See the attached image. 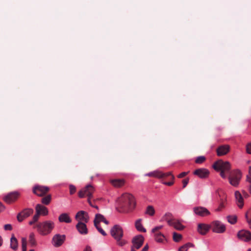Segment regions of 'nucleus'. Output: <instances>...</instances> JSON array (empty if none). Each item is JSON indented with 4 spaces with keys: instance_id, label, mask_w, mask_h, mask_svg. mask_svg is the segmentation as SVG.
<instances>
[{
    "instance_id": "1",
    "label": "nucleus",
    "mask_w": 251,
    "mask_h": 251,
    "mask_svg": "<svg viewBox=\"0 0 251 251\" xmlns=\"http://www.w3.org/2000/svg\"><path fill=\"white\" fill-rule=\"evenodd\" d=\"M120 207L123 212H127L132 210L135 206L134 197L128 193L123 194L119 199Z\"/></svg>"
},
{
    "instance_id": "2",
    "label": "nucleus",
    "mask_w": 251,
    "mask_h": 251,
    "mask_svg": "<svg viewBox=\"0 0 251 251\" xmlns=\"http://www.w3.org/2000/svg\"><path fill=\"white\" fill-rule=\"evenodd\" d=\"M32 225L34 228H36L41 234L44 235L50 233L54 226V223L51 221H46L38 223H35Z\"/></svg>"
},
{
    "instance_id": "3",
    "label": "nucleus",
    "mask_w": 251,
    "mask_h": 251,
    "mask_svg": "<svg viewBox=\"0 0 251 251\" xmlns=\"http://www.w3.org/2000/svg\"><path fill=\"white\" fill-rule=\"evenodd\" d=\"M110 233L112 237L116 241L118 246L122 247L126 244V241L122 239L124 236V231L120 225L114 226L111 229Z\"/></svg>"
},
{
    "instance_id": "4",
    "label": "nucleus",
    "mask_w": 251,
    "mask_h": 251,
    "mask_svg": "<svg viewBox=\"0 0 251 251\" xmlns=\"http://www.w3.org/2000/svg\"><path fill=\"white\" fill-rule=\"evenodd\" d=\"M213 168L217 171L220 172V176L223 178H226V173H228L231 168L230 163L222 160H219L213 165Z\"/></svg>"
},
{
    "instance_id": "5",
    "label": "nucleus",
    "mask_w": 251,
    "mask_h": 251,
    "mask_svg": "<svg viewBox=\"0 0 251 251\" xmlns=\"http://www.w3.org/2000/svg\"><path fill=\"white\" fill-rule=\"evenodd\" d=\"M36 214L33 216L32 220L29 222V225H32L36 223L40 215L46 216L48 214V208L40 204H38L35 207Z\"/></svg>"
},
{
    "instance_id": "6",
    "label": "nucleus",
    "mask_w": 251,
    "mask_h": 251,
    "mask_svg": "<svg viewBox=\"0 0 251 251\" xmlns=\"http://www.w3.org/2000/svg\"><path fill=\"white\" fill-rule=\"evenodd\" d=\"M95 192V188L90 184L86 185L83 189L78 192V196L80 198L88 197V202L91 206H92L91 199L93 198V194Z\"/></svg>"
},
{
    "instance_id": "7",
    "label": "nucleus",
    "mask_w": 251,
    "mask_h": 251,
    "mask_svg": "<svg viewBox=\"0 0 251 251\" xmlns=\"http://www.w3.org/2000/svg\"><path fill=\"white\" fill-rule=\"evenodd\" d=\"M146 176H153V177L159 178H165V177H167L170 176H171L172 181H170V182L163 181V183L165 185H167L168 186H172L174 183L173 180L174 179L175 177L172 174V173L171 172H169L167 173H163L161 172L156 171L149 173L148 174H147Z\"/></svg>"
},
{
    "instance_id": "8",
    "label": "nucleus",
    "mask_w": 251,
    "mask_h": 251,
    "mask_svg": "<svg viewBox=\"0 0 251 251\" xmlns=\"http://www.w3.org/2000/svg\"><path fill=\"white\" fill-rule=\"evenodd\" d=\"M242 177L241 172L238 170H234L230 172L228 176L229 183L234 187H237Z\"/></svg>"
},
{
    "instance_id": "9",
    "label": "nucleus",
    "mask_w": 251,
    "mask_h": 251,
    "mask_svg": "<svg viewBox=\"0 0 251 251\" xmlns=\"http://www.w3.org/2000/svg\"><path fill=\"white\" fill-rule=\"evenodd\" d=\"M210 227L213 232L218 233L224 232L226 229L225 225L219 221L213 222L210 225Z\"/></svg>"
},
{
    "instance_id": "10",
    "label": "nucleus",
    "mask_w": 251,
    "mask_h": 251,
    "mask_svg": "<svg viewBox=\"0 0 251 251\" xmlns=\"http://www.w3.org/2000/svg\"><path fill=\"white\" fill-rule=\"evenodd\" d=\"M20 196V193L14 191L8 193L3 198V201L8 204H11L15 202Z\"/></svg>"
},
{
    "instance_id": "11",
    "label": "nucleus",
    "mask_w": 251,
    "mask_h": 251,
    "mask_svg": "<svg viewBox=\"0 0 251 251\" xmlns=\"http://www.w3.org/2000/svg\"><path fill=\"white\" fill-rule=\"evenodd\" d=\"M50 190L48 187L36 185L33 188V193L38 196L42 197L46 194Z\"/></svg>"
},
{
    "instance_id": "12",
    "label": "nucleus",
    "mask_w": 251,
    "mask_h": 251,
    "mask_svg": "<svg viewBox=\"0 0 251 251\" xmlns=\"http://www.w3.org/2000/svg\"><path fill=\"white\" fill-rule=\"evenodd\" d=\"M33 213V209L32 208H25L21 212L19 213L17 216V220L19 222H22L23 220L29 216H30Z\"/></svg>"
},
{
    "instance_id": "13",
    "label": "nucleus",
    "mask_w": 251,
    "mask_h": 251,
    "mask_svg": "<svg viewBox=\"0 0 251 251\" xmlns=\"http://www.w3.org/2000/svg\"><path fill=\"white\" fill-rule=\"evenodd\" d=\"M75 219L78 221V223L81 222L87 223L89 220L88 214L84 211H78L75 215Z\"/></svg>"
},
{
    "instance_id": "14",
    "label": "nucleus",
    "mask_w": 251,
    "mask_h": 251,
    "mask_svg": "<svg viewBox=\"0 0 251 251\" xmlns=\"http://www.w3.org/2000/svg\"><path fill=\"white\" fill-rule=\"evenodd\" d=\"M65 238L64 235L55 234L52 238V244L55 247H60L65 241Z\"/></svg>"
},
{
    "instance_id": "15",
    "label": "nucleus",
    "mask_w": 251,
    "mask_h": 251,
    "mask_svg": "<svg viewBox=\"0 0 251 251\" xmlns=\"http://www.w3.org/2000/svg\"><path fill=\"white\" fill-rule=\"evenodd\" d=\"M144 241V237L142 235H138L133 238L132 240V246L138 250L143 245Z\"/></svg>"
},
{
    "instance_id": "16",
    "label": "nucleus",
    "mask_w": 251,
    "mask_h": 251,
    "mask_svg": "<svg viewBox=\"0 0 251 251\" xmlns=\"http://www.w3.org/2000/svg\"><path fill=\"white\" fill-rule=\"evenodd\" d=\"M237 236L241 240L245 242L251 240V233L248 230H241L238 232Z\"/></svg>"
},
{
    "instance_id": "17",
    "label": "nucleus",
    "mask_w": 251,
    "mask_h": 251,
    "mask_svg": "<svg viewBox=\"0 0 251 251\" xmlns=\"http://www.w3.org/2000/svg\"><path fill=\"white\" fill-rule=\"evenodd\" d=\"M193 173L201 178H206L209 175V171L205 168H200L196 169Z\"/></svg>"
},
{
    "instance_id": "18",
    "label": "nucleus",
    "mask_w": 251,
    "mask_h": 251,
    "mask_svg": "<svg viewBox=\"0 0 251 251\" xmlns=\"http://www.w3.org/2000/svg\"><path fill=\"white\" fill-rule=\"evenodd\" d=\"M195 213L200 216H205L210 214L209 211L203 207H197L194 208Z\"/></svg>"
},
{
    "instance_id": "19",
    "label": "nucleus",
    "mask_w": 251,
    "mask_h": 251,
    "mask_svg": "<svg viewBox=\"0 0 251 251\" xmlns=\"http://www.w3.org/2000/svg\"><path fill=\"white\" fill-rule=\"evenodd\" d=\"M86 223L79 222L76 225V228L79 233L81 234H86L88 233V229Z\"/></svg>"
},
{
    "instance_id": "20",
    "label": "nucleus",
    "mask_w": 251,
    "mask_h": 251,
    "mask_svg": "<svg viewBox=\"0 0 251 251\" xmlns=\"http://www.w3.org/2000/svg\"><path fill=\"white\" fill-rule=\"evenodd\" d=\"M230 147L228 145H223L218 147L217 149V153L218 156H222L226 154L229 151Z\"/></svg>"
},
{
    "instance_id": "21",
    "label": "nucleus",
    "mask_w": 251,
    "mask_h": 251,
    "mask_svg": "<svg viewBox=\"0 0 251 251\" xmlns=\"http://www.w3.org/2000/svg\"><path fill=\"white\" fill-rule=\"evenodd\" d=\"M210 225L199 224L198 226V231L202 235L205 234L210 228Z\"/></svg>"
},
{
    "instance_id": "22",
    "label": "nucleus",
    "mask_w": 251,
    "mask_h": 251,
    "mask_svg": "<svg viewBox=\"0 0 251 251\" xmlns=\"http://www.w3.org/2000/svg\"><path fill=\"white\" fill-rule=\"evenodd\" d=\"M102 222L106 225H108L109 222L106 220L104 217L100 214H97L95 215V218L94 221V226H97V224L100 225V223Z\"/></svg>"
},
{
    "instance_id": "23",
    "label": "nucleus",
    "mask_w": 251,
    "mask_h": 251,
    "mask_svg": "<svg viewBox=\"0 0 251 251\" xmlns=\"http://www.w3.org/2000/svg\"><path fill=\"white\" fill-rule=\"evenodd\" d=\"M235 197L238 206L240 208H242L244 205V200L242 195L237 191L235 192Z\"/></svg>"
},
{
    "instance_id": "24",
    "label": "nucleus",
    "mask_w": 251,
    "mask_h": 251,
    "mask_svg": "<svg viewBox=\"0 0 251 251\" xmlns=\"http://www.w3.org/2000/svg\"><path fill=\"white\" fill-rule=\"evenodd\" d=\"M58 220L60 222L70 223L72 222V220L68 213H64L60 215L58 217Z\"/></svg>"
},
{
    "instance_id": "25",
    "label": "nucleus",
    "mask_w": 251,
    "mask_h": 251,
    "mask_svg": "<svg viewBox=\"0 0 251 251\" xmlns=\"http://www.w3.org/2000/svg\"><path fill=\"white\" fill-rule=\"evenodd\" d=\"M113 186L115 187H120L125 184V181L123 179H114L110 180Z\"/></svg>"
},
{
    "instance_id": "26",
    "label": "nucleus",
    "mask_w": 251,
    "mask_h": 251,
    "mask_svg": "<svg viewBox=\"0 0 251 251\" xmlns=\"http://www.w3.org/2000/svg\"><path fill=\"white\" fill-rule=\"evenodd\" d=\"M170 226H173L177 230H181L184 228V226L181 225L179 221L176 219H174Z\"/></svg>"
},
{
    "instance_id": "27",
    "label": "nucleus",
    "mask_w": 251,
    "mask_h": 251,
    "mask_svg": "<svg viewBox=\"0 0 251 251\" xmlns=\"http://www.w3.org/2000/svg\"><path fill=\"white\" fill-rule=\"evenodd\" d=\"M18 243L16 238L13 235L10 239V248L14 251L18 249Z\"/></svg>"
},
{
    "instance_id": "28",
    "label": "nucleus",
    "mask_w": 251,
    "mask_h": 251,
    "mask_svg": "<svg viewBox=\"0 0 251 251\" xmlns=\"http://www.w3.org/2000/svg\"><path fill=\"white\" fill-rule=\"evenodd\" d=\"M141 221L142 220L141 219H139L135 222V227L139 231L146 232V229L143 226V225L141 223Z\"/></svg>"
},
{
    "instance_id": "29",
    "label": "nucleus",
    "mask_w": 251,
    "mask_h": 251,
    "mask_svg": "<svg viewBox=\"0 0 251 251\" xmlns=\"http://www.w3.org/2000/svg\"><path fill=\"white\" fill-rule=\"evenodd\" d=\"M155 240L158 243H163L165 240V237L161 232H158L154 233Z\"/></svg>"
},
{
    "instance_id": "30",
    "label": "nucleus",
    "mask_w": 251,
    "mask_h": 251,
    "mask_svg": "<svg viewBox=\"0 0 251 251\" xmlns=\"http://www.w3.org/2000/svg\"><path fill=\"white\" fill-rule=\"evenodd\" d=\"M28 242L31 247H35L37 245V243L35 238V234L32 232L29 236Z\"/></svg>"
},
{
    "instance_id": "31",
    "label": "nucleus",
    "mask_w": 251,
    "mask_h": 251,
    "mask_svg": "<svg viewBox=\"0 0 251 251\" xmlns=\"http://www.w3.org/2000/svg\"><path fill=\"white\" fill-rule=\"evenodd\" d=\"M164 220L166 221L168 225L170 226L172 224V222L175 219L173 218L172 214L170 213H166L164 217Z\"/></svg>"
},
{
    "instance_id": "32",
    "label": "nucleus",
    "mask_w": 251,
    "mask_h": 251,
    "mask_svg": "<svg viewBox=\"0 0 251 251\" xmlns=\"http://www.w3.org/2000/svg\"><path fill=\"white\" fill-rule=\"evenodd\" d=\"M146 213L151 216H153L155 213V210L153 207L151 205H149L147 207Z\"/></svg>"
},
{
    "instance_id": "33",
    "label": "nucleus",
    "mask_w": 251,
    "mask_h": 251,
    "mask_svg": "<svg viewBox=\"0 0 251 251\" xmlns=\"http://www.w3.org/2000/svg\"><path fill=\"white\" fill-rule=\"evenodd\" d=\"M51 195H48L47 196L42 198V202L44 204L48 205L50 203V202L51 201Z\"/></svg>"
},
{
    "instance_id": "34",
    "label": "nucleus",
    "mask_w": 251,
    "mask_h": 251,
    "mask_svg": "<svg viewBox=\"0 0 251 251\" xmlns=\"http://www.w3.org/2000/svg\"><path fill=\"white\" fill-rule=\"evenodd\" d=\"M245 218L250 228L251 229V209L246 213Z\"/></svg>"
},
{
    "instance_id": "35",
    "label": "nucleus",
    "mask_w": 251,
    "mask_h": 251,
    "mask_svg": "<svg viewBox=\"0 0 251 251\" xmlns=\"http://www.w3.org/2000/svg\"><path fill=\"white\" fill-rule=\"evenodd\" d=\"M227 219L228 222L231 224H234L237 222V217L235 215L228 216Z\"/></svg>"
},
{
    "instance_id": "36",
    "label": "nucleus",
    "mask_w": 251,
    "mask_h": 251,
    "mask_svg": "<svg viewBox=\"0 0 251 251\" xmlns=\"http://www.w3.org/2000/svg\"><path fill=\"white\" fill-rule=\"evenodd\" d=\"M193 244L190 243H188L184 245L181 246L179 249L178 251H187L189 248L192 247Z\"/></svg>"
},
{
    "instance_id": "37",
    "label": "nucleus",
    "mask_w": 251,
    "mask_h": 251,
    "mask_svg": "<svg viewBox=\"0 0 251 251\" xmlns=\"http://www.w3.org/2000/svg\"><path fill=\"white\" fill-rule=\"evenodd\" d=\"M182 238V235L180 234L177 233L176 232H174L173 233V240L176 242H179Z\"/></svg>"
},
{
    "instance_id": "38",
    "label": "nucleus",
    "mask_w": 251,
    "mask_h": 251,
    "mask_svg": "<svg viewBox=\"0 0 251 251\" xmlns=\"http://www.w3.org/2000/svg\"><path fill=\"white\" fill-rule=\"evenodd\" d=\"M27 240L26 238H22V251H26Z\"/></svg>"
},
{
    "instance_id": "39",
    "label": "nucleus",
    "mask_w": 251,
    "mask_h": 251,
    "mask_svg": "<svg viewBox=\"0 0 251 251\" xmlns=\"http://www.w3.org/2000/svg\"><path fill=\"white\" fill-rule=\"evenodd\" d=\"M205 159L206 158L204 156H200L196 158L195 162L197 164H201L203 163L205 160Z\"/></svg>"
},
{
    "instance_id": "40",
    "label": "nucleus",
    "mask_w": 251,
    "mask_h": 251,
    "mask_svg": "<svg viewBox=\"0 0 251 251\" xmlns=\"http://www.w3.org/2000/svg\"><path fill=\"white\" fill-rule=\"evenodd\" d=\"M98 230L103 236L106 235V232L101 228L100 225L97 224V226H95Z\"/></svg>"
},
{
    "instance_id": "41",
    "label": "nucleus",
    "mask_w": 251,
    "mask_h": 251,
    "mask_svg": "<svg viewBox=\"0 0 251 251\" xmlns=\"http://www.w3.org/2000/svg\"><path fill=\"white\" fill-rule=\"evenodd\" d=\"M69 189H70V193L71 195L74 194L76 191V188L73 185H70Z\"/></svg>"
},
{
    "instance_id": "42",
    "label": "nucleus",
    "mask_w": 251,
    "mask_h": 251,
    "mask_svg": "<svg viewBox=\"0 0 251 251\" xmlns=\"http://www.w3.org/2000/svg\"><path fill=\"white\" fill-rule=\"evenodd\" d=\"M247 180L251 183V166H250L249 168V175L247 176Z\"/></svg>"
},
{
    "instance_id": "43",
    "label": "nucleus",
    "mask_w": 251,
    "mask_h": 251,
    "mask_svg": "<svg viewBox=\"0 0 251 251\" xmlns=\"http://www.w3.org/2000/svg\"><path fill=\"white\" fill-rule=\"evenodd\" d=\"M162 227H163L162 226H156L152 229V232L154 233L158 232V230H159V229H161Z\"/></svg>"
},
{
    "instance_id": "44",
    "label": "nucleus",
    "mask_w": 251,
    "mask_h": 251,
    "mask_svg": "<svg viewBox=\"0 0 251 251\" xmlns=\"http://www.w3.org/2000/svg\"><path fill=\"white\" fill-rule=\"evenodd\" d=\"M4 229L5 230H11L12 229V226L10 224H6L4 226Z\"/></svg>"
},
{
    "instance_id": "45",
    "label": "nucleus",
    "mask_w": 251,
    "mask_h": 251,
    "mask_svg": "<svg viewBox=\"0 0 251 251\" xmlns=\"http://www.w3.org/2000/svg\"><path fill=\"white\" fill-rule=\"evenodd\" d=\"M188 182H189V178H185L182 180L183 188H184L187 186Z\"/></svg>"
},
{
    "instance_id": "46",
    "label": "nucleus",
    "mask_w": 251,
    "mask_h": 251,
    "mask_svg": "<svg viewBox=\"0 0 251 251\" xmlns=\"http://www.w3.org/2000/svg\"><path fill=\"white\" fill-rule=\"evenodd\" d=\"M246 150L248 153L251 154V143L248 144L247 145Z\"/></svg>"
},
{
    "instance_id": "47",
    "label": "nucleus",
    "mask_w": 251,
    "mask_h": 251,
    "mask_svg": "<svg viewBox=\"0 0 251 251\" xmlns=\"http://www.w3.org/2000/svg\"><path fill=\"white\" fill-rule=\"evenodd\" d=\"M188 172H182L181 173H180L178 176V178H182L183 177H184L185 176H186L187 174H188Z\"/></svg>"
},
{
    "instance_id": "48",
    "label": "nucleus",
    "mask_w": 251,
    "mask_h": 251,
    "mask_svg": "<svg viewBox=\"0 0 251 251\" xmlns=\"http://www.w3.org/2000/svg\"><path fill=\"white\" fill-rule=\"evenodd\" d=\"M5 209V206L0 202V212Z\"/></svg>"
},
{
    "instance_id": "49",
    "label": "nucleus",
    "mask_w": 251,
    "mask_h": 251,
    "mask_svg": "<svg viewBox=\"0 0 251 251\" xmlns=\"http://www.w3.org/2000/svg\"><path fill=\"white\" fill-rule=\"evenodd\" d=\"M149 249V246L148 245H146V246H144V247L142 249V250H141V251H148Z\"/></svg>"
},
{
    "instance_id": "50",
    "label": "nucleus",
    "mask_w": 251,
    "mask_h": 251,
    "mask_svg": "<svg viewBox=\"0 0 251 251\" xmlns=\"http://www.w3.org/2000/svg\"><path fill=\"white\" fill-rule=\"evenodd\" d=\"M223 207H224V204L223 203H222L220 204V206H219V207L218 208V210L220 211L221 210V209L222 208H223Z\"/></svg>"
},
{
    "instance_id": "51",
    "label": "nucleus",
    "mask_w": 251,
    "mask_h": 251,
    "mask_svg": "<svg viewBox=\"0 0 251 251\" xmlns=\"http://www.w3.org/2000/svg\"><path fill=\"white\" fill-rule=\"evenodd\" d=\"M83 251H92V250L90 247L87 246Z\"/></svg>"
},
{
    "instance_id": "52",
    "label": "nucleus",
    "mask_w": 251,
    "mask_h": 251,
    "mask_svg": "<svg viewBox=\"0 0 251 251\" xmlns=\"http://www.w3.org/2000/svg\"><path fill=\"white\" fill-rule=\"evenodd\" d=\"M243 196L245 198H248L249 196V195L247 193H246L245 191H243Z\"/></svg>"
},
{
    "instance_id": "53",
    "label": "nucleus",
    "mask_w": 251,
    "mask_h": 251,
    "mask_svg": "<svg viewBox=\"0 0 251 251\" xmlns=\"http://www.w3.org/2000/svg\"><path fill=\"white\" fill-rule=\"evenodd\" d=\"M3 242L2 239L1 237L0 236V247L2 245Z\"/></svg>"
},
{
    "instance_id": "54",
    "label": "nucleus",
    "mask_w": 251,
    "mask_h": 251,
    "mask_svg": "<svg viewBox=\"0 0 251 251\" xmlns=\"http://www.w3.org/2000/svg\"><path fill=\"white\" fill-rule=\"evenodd\" d=\"M92 206L94 207L95 208H96V209H99V208H98V206H94V205L92 204Z\"/></svg>"
},
{
    "instance_id": "55",
    "label": "nucleus",
    "mask_w": 251,
    "mask_h": 251,
    "mask_svg": "<svg viewBox=\"0 0 251 251\" xmlns=\"http://www.w3.org/2000/svg\"><path fill=\"white\" fill-rule=\"evenodd\" d=\"M249 191H250V193L251 194V185L250 186Z\"/></svg>"
},
{
    "instance_id": "56",
    "label": "nucleus",
    "mask_w": 251,
    "mask_h": 251,
    "mask_svg": "<svg viewBox=\"0 0 251 251\" xmlns=\"http://www.w3.org/2000/svg\"><path fill=\"white\" fill-rule=\"evenodd\" d=\"M247 251H251V249H249Z\"/></svg>"
},
{
    "instance_id": "57",
    "label": "nucleus",
    "mask_w": 251,
    "mask_h": 251,
    "mask_svg": "<svg viewBox=\"0 0 251 251\" xmlns=\"http://www.w3.org/2000/svg\"><path fill=\"white\" fill-rule=\"evenodd\" d=\"M29 251H34V250L32 249V250H30Z\"/></svg>"
}]
</instances>
